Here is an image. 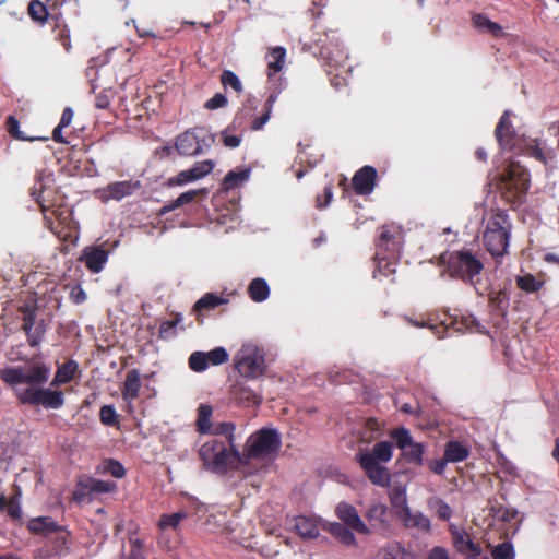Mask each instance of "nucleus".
<instances>
[{"mask_svg":"<svg viewBox=\"0 0 559 559\" xmlns=\"http://www.w3.org/2000/svg\"><path fill=\"white\" fill-rule=\"evenodd\" d=\"M7 129L11 136L15 138L16 140L21 141H46L47 136H39V135H27L23 131L20 130V123L19 121L13 117L10 116L7 120Z\"/></svg>","mask_w":559,"mask_h":559,"instance_id":"nucleus-34","label":"nucleus"},{"mask_svg":"<svg viewBox=\"0 0 559 559\" xmlns=\"http://www.w3.org/2000/svg\"><path fill=\"white\" fill-rule=\"evenodd\" d=\"M131 549L127 559H145L143 545L140 539H131Z\"/></svg>","mask_w":559,"mask_h":559,"instance_id":"nucleus-50","label":"nucleus"},{"mask_svg":"<svg viewBox=\"0 0 559 559\" xmlns=\"http://www.w3.org/2000/svg\"><path fill=\"white\" fill-rule=\"evenodd\" d=\"M347 525L343 523H330L326 530L343 545L347 547L357 546V539Z\"/></svg>","mask_w":559,"mask_h":559,"instance_id":"nucleus-27","label":"nucleus"},{"mask_svg":"<svg viewBox=\"0 0 559 559\" xmlns=\"http://www.w3.org/2000/svg\"><path fill=\"white\" fill-rule=\"evenodd\" d=\"M200 459L206 469L224 472L234 463L240 464L241 452L236 447L228 448L224 442L212 439L203 443L199 450Z\"/></svg>","mask_w":559,"mask_h":559,"instance_id":"nucleus-5","label":"nucleus"},{"mask_svg":"<svg viewBox=\"0 0 559 559\" xmlns=\"http://www.w3.org/2000/svg\"><path fill=\"white\" fill-rule=\"evenodd\" d=\"M372 559H416V556L401 543L392 542L381 547Z\"/></svg>","mask_w":559,"mask_h":559,"instance_id":"nucleus-24","label":"nucleus"},{"mask_svg":"<svg viewBox=\"0 0 559 559\" xmlns=\"http://www.w3.org/2000/svg\"><path fill=\"white\" fill-rule=\"evenodd\" d=\"M8 513L12 516V518H16L20 515V506L17 503V501H15L14 499H11L9 502H8Z\"/></svg>","mask_w":559,"mask_h":559,"instance_id":"nucleus-64","label":"nucleus"},{"mask_svg":"<svg viewBox=\"0 0 559 559\" xmlns=\"http://www.w3.org/2000/svg\"><path fill=\"white\" fill-rule=\"evenodd\" d=\"M28 14L34 21L45 23L48 17V9L41 1L33 0L28 5Z\"/></svg>","mask_w":559,"mask_h":559,"instance_id":"nucleus-41","label":"nucleus"},{"mask_svg":"<svg viewBox=\"0 0 559 559\" xmlns=\"http://www.w3.org/2000/svg\"><path fill=\"white\" fill-rule=\"evenodd\" d=\"M396 447L403 451L404 457L417 465L423 464L424 445L414 442L409 431L405 428H396L391 432Z\"/></svg>","mask_w":559,"mask_h":559,"instance_id":"nucleus-10","label":"nucleus"},{"mask_svg":"<svg viewBox=\"0 0 559 559\" xmlns=\"http://www.w3.org/2000/svg\"><path fill=\"white\" fill-rule=\"evenodd\" d=\"M78 371V364L74 360H70L61 365L52 380V384H64L70 382Z\"/></svg>","mask_w":559,"mask_h":559,"instance_id":"nucleus-33","label":"nucleus"},{"mask_svg":"<svg viewBox=\"0 0 559 559\" xmlns=\"http://www.w3.org/2000/svg\"><path fill=\"white\" fill-rule=\"evenodd\" d=\"M332 197H333L332 188L331 187H325L324 188L325 201H322V197L318 195L317 197V207L318 209H323V207L328 206L330 204L331 200H332Z\"/></svg>","mask_w":559,"mask_h":559,"instance_id":"nucleus-56","label":"nucleus"},{"mask_svg":"<svg viewBox=\"0 0 559 559\" xmlns=\"http://www.w3.org/2000/svg\"><path fill=\"white\" fill-rule=\"evenodd\" d=\"M250 175V170L243 169L241 171H229L223 181V186L226 190H230L239 186L240 183L245 182Z\"/></svg>","mask_w":559,"mask_h":559,"instance_id":"nucleus-39","label":"nucleus"},{"mask_svg":"<svg viewBox=\"0 0 559 559\" xmlns=\"http://www.w3.org/2000/svg\"><path fill=\"white\" fill-rule=\"evenodd\" d=\"M139 186V182L119 181L108 185L105 189L98 191V193L103 201H108L109 199L121 200L132 194Z\"/></svg>","mask_w":559,"mask_h":559,"instance_id":"nucleus-16","label":"nucleus"},{"mask_svg":"<svg viewBox=\"0 0 559 559\" xmlns=\"http://www.w3.org/2000/svg\"><path fill=\"white\" fill-rule=\"evenodd\" d=\"M103 471L116 478H122L126 474L124 467L117 461L108 460L104 463Z\"/></svg>","mask_w":559,"mask_h":559,"instance_id":"nucleus-47","label":"nucleus"},{"mask_svg":"<svg viewBox=\"0 0 559 559\" xmlns=\"http://www.w3.org/2000/svg\"><path fill=\"white\" fill-rule=\"evenodd\" d=\"M389 495L391 504L396 510L397 515L399 512H403L405 509L409 508L407 504L406 489L404 487L393 486Z\"/></svg>","mask_w":559,"mask_h":559,"instance_id":"nucleus-35","label":"nucleus"},{"mask_svg":"<svg viewBox=\"0 0 559 559\" xmlns=\"http://www.w3.org/2000/svg\"><path fill=\"white\" fill-rule=\"evenodd\" d=\"M376 177L377 173L373 167H362L355 174L353 178L354 189L356 190L357 193L360 194L370 193L374 188Z\"/></svg>","mask_w":559,"mask_h":559,"instance_id":"nucleus-18","label":"nucleus"},{"mask_svg":"<svg viewBox=\"0 0 559 559\" xmlns=\"http://www.w3.org/2000/svg\"><path fill=\"white\" fill-rule=\"evenodd\" d=\"M233 396L240 402L260 404V396L242 382H236L231 389Z\"/></svg>","mask_w":559,"mask_h":559,"instance_id":"nucleus-32","label":"nucleus"},{"mask_svg":"<svg viewBox=\"0 0 559 559\" xmlns=\"http://www.w3.org/2000/svg\"><path fill=\"white\" fill-rule=\"evenodd\" d=\"M141 389V373L136 369L127 372L122 388V397L124 401L132 402L139 395Z\"/></svg>","mask_w":559,"mask_h":559,"instance_id":"nucleus-25","label":"nucleus"},{"mask_svg":"<svg viewBox=\"0 0 559 559\" xmlns=\"http://www.w3.org/2000/svg\"><path fill=\"white\" fill-rule=\"evenodd\" d=\"M491 556L493 559H513V548L508 543L500 544L495 547Z\"/></svg>","mask_w":559,"mask_h":559,"instance_id":"nucleus-48","label":"nucleus"},{"mask_svg":"<svg viewBox=\"0 0 559 559\" xmlns=\"http://www.w3.org/2000/svg\"><path fill=\"white\" fill-rule=\"evenodd\" d=\"M181 321V318L177 316V318L173 321H166L160 324L159 333L163 336H166L168 332L174 329L179 322Z\"/></svg>","mask_w":559,"mask_h":559,"instance_id":"nucleus-58","label":"nucleus"},{"mask_svg":"<svg viewBox=\"0 0 559 559\" xmlns=\"http://www.w3.org/2000/svg\"><path fill=\"white\" fill-rule=\"evenodd\" d=\"M440 263L445 265V270L441 272V276L445 272L451 277L461 278L472 284L477 290V276L484 269L483 262L468 251H453L443 253L440 257Z\"/></svg>","mask_w":559,"mask_h":559,"instance_id":"nucleus-3","label":"nucleus"},{"mask_svg":"<svg viewBox=\"0 0 559 559\" xmlns=\"http://www.w3.org/2000/svg\"><path fill=\"white\" fill-rule=\"evenodd\" d=\"M402 239L403 236L400 227L394 225H384L382 226L379 236V246L389 251L395 252L400 249Z\"/></svg>","mask_w":559,"mask_h":559,"instance_id":"nucleus-21","label":"nucleus"},{"mask_svg":"<svg viewBox=\"0 0 559 559\" xmlns=\"http://www.w3.org/2000/svg\"><path fill=\"white\" fill-rule=\"evenodd\" d=\"M235 368L248 379H258L266 370L264 352L254 343L246 342L235 356Z\"/></svg>","mask_w":559,"mask_h":559,"instance_id":"nucleus-6","label":"nucleus"},{"mask_svg":"<svg viewBox=\"0 0 559 559\" xmlns=\"http://www.w3.org/2000/svg\"><path fill=\"white\" fill-rule=\"evenodd\" d=\"M90 493V490L87 488H83L80 485V480L78 481L76 489L73 492V500L76 502H81L85 499V497Z\"/></svg>","mask_w":559,"mask_h":559,"instance_id":"nucleus-61","label":"nucleus"},{"mask_svg":"<svg viewBox=\"0 0 559 559\" xmlns=\"http://www.w3.org/2000/svg\"><path fill=\"white\" fill-rule=\"evenodd\" d=\"M388 508L383 503H372L366 511L365 518L369 523L370 533L372 531H386L389 521L386 519Z\"/></svg>","mask_w":559,"mask_h":559,"instance_id":"nucleus-17","label":"nucleus"},{"mask_svg":"<svg viewBox=\"0 0 559 559\" xmlns=\"http://www.w3.org/2000/svg\"><path fill=\"white\" fill-rule=\"evenodd\" d=\"M110 95L107 92H103L95 97V106L100 109H105L110 104Z\"/></svg>","mask_w":559,"mask_h":559,"instance_id":"nucleus-57","label":"nucleus"},{"mask_svg":"<svg viewBox=\"0 0 559 559\" xmlns=\"http://www.w3.org/2000/svg\"><path fill=\"white\" fill-rule=\"evenodd\" d=\"M73 119V110L71 108H66L62 112L59 127L60 128H67Z\"/></svg>","mask_w":559,"mask_h":559,"instance_id":"nucleus-59","label":"nucleus"},{"mask_svg":"<svg viewBox=\"0 0 559 559\" xmlns=\"http://www.w3.org/2000/svg\"><path fill=\"white\" fill-rule=\"evenodd\" d=\"M206 138H212L206 130L202 128H194L178 135L176 140V148L180 155L195 156L205 148L210 147Z\"/></svg>","mask_w":559,"mask_h":559,"instance_id":"nucleus-8","label":"nucleus"},{"mask_svg":"<svg viewBox=\"0 0 559 559\" xmlns=\"http://www.w3.org/2000/svg\"><path fill=\"white\" fill-rule=\"evenodd\" d=\"M27 528L36 535L49 536L57 534V543L66 544L68 532L50 516L33 518L27 523Z\"/></svg>","mask_w":559,"mask_h":559,"instance_id":"nucleus-12","label":"nucleus"},{"mask_svg":"<svg viewBox=\"0 0 559 559\" xmlns=\"http://www.w3.org/2000/svg\"><path fill=\"white\" fill-rule=\"evenodd\" d=\"M294 530L304 539H314L320 535L319 521L312 516H296L294 519Z\"/></svg>","mask_w":559,"mask_h":559,"instance_id":"nucleus-20","label":"nucleus"},{"mask_svg":"<svg viewBox=\"0 0 559 559\" xmlns=\"http://www.w3.org/2000/svg\"><path fill=\"white\" fill-rule=\"evenodd\" d=\"M70 298L75 304H82L86 300L87 296L81 286H75L70 293Z\"/></svg>","mask_w":559,"mask_h":559,"instance_id":"nucleus-54","label":"nucleus"},{"mask_svg":"<svg viewBox=\"0 0 559 559\" xmlns=\"http://www.w3.org/2000/svg\"><path fill=\"white\" fill-rule=\"evenodd\" d=\"M226 104H227V98L225 97V95L217 93L205 103V108L210 109V110H214V109L225 107Z\"/></svg>","mask_w":559,"mask_h":559,"instance_id":"nucleus-51","label":"nucleus"},{"mask_svg":"<svg viewBox=\"0 0 559 559\" xmlns=\"http://www.w3.org/2000/svg\"><path fill=\"white\" fill-rule=\"evenodd\" d=\"M187 518L188 514L185 511H179L171 514H162L158 520L157 526L163 531L167 528L176 530L179 526V524Z\"/></svg>","mask_w":559,"mask_h":559,"instance_id":"nucleus-37","label":"nucleus"},{"mask_svg":"<svg viewBox=\"0 0 559 559\" xmlns=\"http://www.w3.org/2000/svg\"><path fill=\"white\" fill-rule=\"evenodd\" d=\"M282 445L281 433L275 428H262L250 435L246 441L240 460V464L245 465L250 460H264L275 455Z\"/></svg>","mask_w":559,"mask_h":559,"instance_id":"nucleus-4","label":"nucleus"},{"mask_svg":"<svg viewBox=\"0 0 559 559\" xmlns=\"http://www.w3.org/2000/svg\"><path fill=\"white\" fill-rule=\"evenodd\" d=\"M407 528H416L423 533H429L431 530L430 520L421 512L413 513L411 509H405L403 512H399L397 515Z\"/></svg>","mask_w":559,"mask_h":559,"instance_id":"nucleus-23","label":"nucleus"},{"mask_svg":"<svg viewBox=\"0 0 559 559\" xmlns=\"http://www.w3.org/2000/svg\"><path fill=\"white\" fill-rule=\"evenodd\" d=\"M80 485L83 488H87L91 492L105 493L116 490V484L112 481H105L92 477L80 478Z\"/></svg>","mask_w":559,"mask_h":559,"instance_id":"nucleus-29","label":"nucleus"},{"mask_svg":"<svg viewBox=\"0 0 559 559\" xmlns=\"http://www.w3.org/2000/svg\"><path fill=\"white\" fill-rule=\"evenodd\" d=\"M227 304V299L213 293H206L193 306V311L198 313V321L202 322L203 311L212 310L218 306Z\"/></svg>","mask_w":559,"mask_h":559,"instance_id":"nucleus-26","label":"nucleus"},{"mask_svg":"<svg viewBox=\"0 0 559 559\" xmlns=\"http://www.w3.org/2000/svg\"><path fill=\"white\" fill-rule=\"evenodd\" d=\"M214 168V163L210 159L198 162L192 168L180 171L177 176L169 178V186H182L205 177Z\"/></svg>","mask_w":559,"mask_h":559,"instance_id":"nucleus-14","label":"nucleus"},{"mask_svg":"<svg viewBox=\"0 0 559 559\" xmlns=\"http://www.w3.org/2000/svg\"><path fill=\"white\" fill-rule=\"evenodd\" d=\"M223 144L228 148H236L240 145L242 139L239 135L229 134L228 129L221 133Z\"/></svg>","mask_w":559,"mask_h":559,"instance_id":"nucleus-49","label":"nucleus"},{"mask_svg":"<svg viewBox=\"0 0 559 559\" xmlns=\"http://www.w3.org/2000/svg\"><path fill=\"white\" fill-rule=\"evenodd\" d=\"M23 311V330L28 334L35 322V311L31 307H26Z\"/></svg>","mask_w":559,"mask_h":559,"instance_id":"nucleus-52","label":"nucleus"},{"mask_svg":"<svg viewBox=\"0 0 559 559\" xmlns=\"http://www.w3.org/2000/svg\"><path fill=\"white\" fill-rule=\"evenodd\" d=\"M213 409L209 405H201L198 409L197 429L201 433H207L211 430V416Z\"/></svg>","mask_w":559,"mask_h":559,"instance_id":"nucleus-38","label":"nucleus"},{"mask_svg":"<svg viewBox=\"0 0 559 559\" xmlns=\"http://www.w3.org/2000/svg\"><path fill=\"white\" fill-rule=\"evenodd\" d=\"M447 462L445 459L443 460H436L433 461L431 464H430V468L436 473V474H443L444 469H445V465H447Z\"/></svg>","mask_w":559,"mask_h":559,"instance_id":"nucleus-63","label":"nucleus"},{"mask_svg":"<svg viewBox=\"0 0 559 559\" xmlns=\"http://www.w3.org/2000/svg\"><path fill=\"white\" fill-rule=\"evenodd\" d=\"M286 50L284 47H274L266 56L267 67L273 72H280L284 68Z\"/></svg>","mask_w":559,"mask_h":559,"instance_id":"nucleus-36","label":"nucleus"},{"mask_svg":"<svg viewBox=\"0 0 559 559\" xmlns=\"http://www.w3.org/2000/svg\"><path fill=\"white\" fill-rule=\"evenodd\" d=\"M228 360V353L223 347H216L207 353L194 352L189 357V367L195 372H202L210 365L218 366Z\"/></svg>","mask_w":559,"mask_h":559,"instance_id":"nucleus-11","label":"nucleus"},{"mask_svg":"<svg viewBox=\"0 0 559 559\" xmlns=\"http://www.w3.org/2000/svg\"><path fill=\"white\" fill-rule=\"evenodd\" d=\"M250 298L255 302H262L269 298L270 287L263 278H254L248 287Z\"/></svg>","mask_w":559,"mask_h":559,"instance_id":"nucleus-30","label":"nucleus"},{"mask_svg":"<svg viewBox=\"0 0 559 559\" xmlns=\"http://www.w3.org/2000/svg\"><path fill=\"white\" fill-rule=\"evenodd\" d=\"M429 507L437 513V515L441 520H449L452 515L451 507L441 498L430 499Z\"/></svg>","mask_w":559,"mask_h":559,"instance_id":"nucleus-42","label":"nucleus"},{"mask_svg":"<svg viewBox=\"0 0 559 559\" xmlns=\"http://www.w3.org/2000/svg\"><path fill=\"white\" fill-rule=\"evenodd\" d=\"M490 300L497 307L502 308L507 304V295L503 292H498L490 298Z\"/></svg>","mask_w":559,"mask_h":559,"instance_id":"nucleus-62","label":"nucleus"},{"mask_svg":"<svg viewBox=\"0 0 559 559\" xmlns=\"http://www.w3.org/2000/svg\"><path fill=\"white\" fill-rule=\"evenodd\" d=\"M108 259V252L100 247H86L82 251L80 261L85 263V266L92 273H99Z\"/></svg>","mask_w":559,"mask_h":559,"instance_id":"nucleus-15","label":"nucleus"},{"mask_svg":"<svg viewBox=\"0 0 559 559\" xmlns=\"http://www.w3.org/2000/svg\"><path fill=\"white\" fill-rule=\"evenodd\" d=\"M451 535L457 551L469 556L480 555L479 545L475 544L464 530L451 527Z\"/></svg>","mask_w":559,"mask_h":559,"instance_id":"nucleus-19","label":"nucleus"},{"mask_svg":"<svg viewBox=\"0 0 559 559\" xmlns=\"http://www.w3.org/2000/svg\"><path fill=\"white\" fill-rule=\"evenodd\" d=\"M221 82L222 84L226 86H230L234 88L237 93H240L242 91V85L239 80V78L231 71L225 70L221 75Z\"/></svg>","mask_w":559,"mask_h":559,"instance_id":"nucleus-45","label":"nucleus"},{"mask_svg":"<svg viewBox=\"0 0 559 559\" xmlns=\"http://www.w3.org/2000/svg\"><path fill=\"white\" fill-rule=\"evenodd\" d=\"M510 223L502 213L492 215L487 222L484 231V245L492 255H502L509 246Z\"/></svg>","mask_w":559,"mask_h":559,"instance_id":"nucleus-7","label":"nucleus"},{"mask_svg":"<svg viewBox=\"0 0 559 559\" xmlns=\"http://www.w3.org/2000/svg\"><path fill=\"white\" fill-rule=\"evenodd\" d=\"M235 429L236 426L233 423H219L214 428V435L224 436L230 448L235 447Z\"/></svg>","mask_w":559,"mask_h":559,"instance_id":"nucleus-44","label":"nucleus"},{"mask_svg":"<svg viewBox=\"0 0 559 559\" xmlns=\"http://www.w3.org/2000/svg\"><path fill=\"white\" fill-rule=\"evenodd\" d=\"M197 195H198L197 190H190V191L183 192L177 198V205L182 206L187 203H190L197 198Z\"/></svg>","mask_w":559,"mask_h":559,"instance_id":"nucleus-55","label":"nucleus"},{"mask_svg":"<svg viewBox=\"0 0 559 559\" xmlns=\"http://www.w3.org/2000/svg\"><path fill=\"white\" fill-rule=\"evenodd\" d=\"M49 374V367L43 362L0 370V379L13 388L22 403L58 409L64 404L63 393L41 388L48 381Z\"/></svg>","mask_w":559,"mask_h":559,"instance_id":"nucleus-1","label":"nucleus"},{"mask_svg":"<svg viewBox=\"0 0 559 559\" xmlns=\"http://www.w3.org/2000/svg\"><path fill=\"white\" fill-rule=\"evenodd\" d=\"M473 23L476 28L479 31L490 34L493 37H502L504 36L503 28L500 24L492 22L484 14H476L473 17Z\"/></svg>","mask_w":559,"mask_h":559,"instance_id":"nucleus-28","label":"nucleus"},{"mask_svg":"<svg viewBox=\"0 0 559 559\" xmlns=\"http://www.w3.org/2000/svg\"><path fill=\"white\" fill-rule=\"evenodd\" d=\"M468 449L459 441H450L447 443L444 459L448 462H461L468 456Z\"/></svg>","mask_w":559,"mask_h":559,"instance_id":"nucleus-31","label":"nucleus"},{"mask_svg":"<svg viewBox=\"0 0 559 559\" xmlns=\"http://www.w3.org/2000/svg\"><path fill=\"white\" fill-rule=\"evenodd\" d=\"M100 421L106 426H115L117 421V414L111 405H105L99 412Z\"/></svg>","mask_w":559,"mask_h":559,"instance_id":"nucleus-46","label":"nucleus"},{"mask_svg":"<svg viewBox=\"0 0 559 559\" xmlns=\"http://www.w3.org/2000/svg\"><path fill=\"white\" fill-rule=\"evenodd\" d=\"M543 282L536 280L532 274H525L516 277V285L526 293H535L543 286Z\"/></svg>","mask_w":559,"mask_h":559,"instance_id":"nucleus-40","label":"nucleus"},{"mask_svg":"<svg viewBox=\"0 0 559 559\" xmlns=\"http://www.w3.org/2000/svg\"><path fill=\"white\" fill-rule=\"evenodd\" d=\"M511 112L509 110H506L503 115L501 116L496 130L495 135L497 141L499 142V145L502 148H511L512 147V139L514 135V129L510 121Z\"/></svg>","mask_w":559,"mask_h":559,"instance_id":"nucleus-22","label":"nucleus"},{"mask_svg":"<svg viewBox=\"0 0 559 559\" xmlns=\"http://www.w3.org/2000/svg\"><path fill=\"white\" fill-rule=\"evenodd\" d=\"M524 153L544 164L547 163V154L544 152V148L538 140H531L525 145Z\"/></svg>","mask_w":559,"mask_h":559,"instance_id":"nucleus-43","label":"nucleus"},{"mask_svg":"<svg viewBox=\"0 0 559 559\" xmlns=\"http://www.w3.org/2000/svg\"><path fill=\"white\" fill-rule=\"evenodd\" d=\"M356 457L373 485L380 487L389 485L390 473L381 463H388L392 459V444L390 442H378L373 445L371 451L361 450Z\"/></svg>","mask_w":559,"mask_h":559,"instance_id":"nucleus-2","label":"nucleus"},{"mask_svg":"<svg viewBox=\"0 0 559 559\" xmlns=\"http://www.w3.org/2000/svg\"><path fill=\"white\" fill-rule=\"evenodd\" d=\"M500 181L515 198H521L530 188L528 173L516 162L509 164L507 170L500 175Z\"/></svg>","mask_w":559,"mask_h":559,"instance_id":"nucleus-9","label":"nucleus"},{"mask_svg":"<svg viewBox=\"0 0 559 559\" xmlns=\"http://www.w3.org/2000/svg\"><path fill=\"white\" fill-rule=\"evenodd\" d=\"M427 559H451L449 556V551L440 546L433 547L427 556Z\"/></svg>","mask_w":559,"mask_h":559,"instance_id":"nucleus-53","label":"nucleus"},{"mask_svg":"<svg viewBox=\"0 0 559 559\" xmlns=\"http://www.w3.org/2000/svg\"><path fill=\"white\" fill-rule=\"evenodd\" d=\"M335 513L345 525L356 531L357 533L365 535L370 534V528L361 520L357 510L352 504L345 501L340 502L335 508Z\"/></svg>","mask_w":559,"mask_h":559,"instance_id":"nucleus-13","label":"nucleus"},{"mask_svg":"<svg viewBox=\"0 0 559 559\" xmlns=\"http://www.w3.org/2000/svg\"><path fill=\"white\" fill-rule=\"evenodd\" d=\"M271 112L266 111L259 118L252 121L251 128L253 130H261L263 126L269 121Z\"/></svg>","mask_w":559,"mask_h":559,"instance_id":"nucleus-60","label":"nucleus"}]
</instances>
